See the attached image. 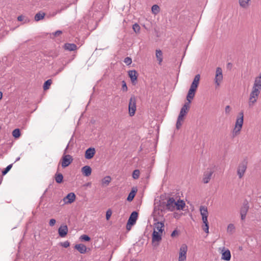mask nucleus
Here are the masks:
<instances>
[{
	"label": "nucleus",
	"instance_id": "1",
	"mask_svg": "<svg viewBox=\"0 0 261 261\" xmlns=\"http://www.w3.org/2000/svg\"><path fill=\"white\" fill-rule=\"evenodd\" d=\"M189 108L190 105L189 103H185L181 108L176 124V127L177 129H179L181 126L182 122L184 121V116H185L188 113Z\"/></svg>",
	"mask_w": 261,
	"mask_h": 261
},
{
	"label": "nucleus",
	"instance_id": "2",
	"mask_svg": "<svg viewBox=\"0 0 261 261\" xmlns=\"http://www.w3.org/2000/svg\"><path fill=\"white\" fill-rule=\"evenodd\" d=\"M166 211L164 205L160 206L157 208L156 206H155L153 212V219L154 221L157 222H165V219L164 218V213Z\"/></svg>",
	"mask_w": 261,
	"mask_h": 261
},
{
	"label": "nucleus",
	"instance_id": "3",
	"mask_svg": "<svg viewBox=\"0 0 261 261\" xmlns=\"http://www.w3.org/2000/svg\"><path fill=\"white\" fill-rule=\"evenodd\" d=\"M175 200L173 197L169 198L167 202L160 201V206H164L165 210L173 212L175 209L176 206Z\"/></svg>",
	"mask_w": 261,
	"mask_h": 261
},
{
	"label": "nucleus",
	"instance_id": "4",
	"mask_svg": "<svg viewBox=\"0 0 261 261\" xmlns=\"http://www.w3.org/2000/svg\"><path fill=\"white\" fill-rule=\"evenodd\" d=\"M239 115L240 117L237 119L235 124V127L233 130V134L234 135H237L239 133L242 127V125L243 124V113H240Z\"/></svg>",
	"mask_w": 261,
	"mask_h": 261
},
{
	"label": "nucleus",
	"instance_id": "5",
	"mask_svg": "<svg viewBox=\"0 0 261 261\" xmlns=\"http://www.w3.org/2000/svg\"><path fill=\"white\" fill-rule=\"evenodd\" d=\"M247 166V162L244 160L241 162L237 168V174L240 178H242L246 172Z\"/></svg>",
	"mask_w": 261,
	"mask_h": 261
},
{
	"label": "nucleus",
	"instance_id": "6",
	"mask_svg": "<svg viewBox=\"0 0 261 261\" xmlns=\"http://www.w3.org/2000/svg\"><path fill=\"white\" fill-rule=\"evenodd\" d=\"M136 110V99L134 96H132L130 99L128 105L129 114L130 116L134 115Z\"/></svg>",
	"mask_w": 261,
	"mask_h": 261
},
{
	"label": "nucleus",
	"instance_id": "7",
	"mask_svg": "<svg viewBox=\"0 0 261 261\" xmlns=\"http://www.w3.org/2000/svg\"><path fill=\"white\" fill-rule=\"evenodd\" d=\"M260 93V90L257 89L252 88V90L250 94L249 106L252 107L256 101L258 96Z\"/></svg>",
	"mask_w": 261,
	"mask_h": 261
},
{
	"label": "nucleus",
	"instance_id": "8",
	"mask_svg": "<svg viewBox=\"0 0 261 261\" xmlns=\"http://www.w3.org/2000/svg\"><path fill=\"white\" fill-rule=\"evenodd\" d=\"M188 247L183 244L180 247L178 261H186Z\"/></svg>",
	"mask_w": 261,
	"mask_h": 261
},
{
	"label": "nucleus",
	"instance_id": "9",
	"mask_svg": "<svg viewBox=\"0 0 261 261\" xmlns=\"http://www.w3.org/2000/svg\"><path fill=\"white\" fill-rule=\"evenodd\" d=\"M223 80L222 70L220 67H217L216 70L215 83L219 87Z\"/></svg>",
	"mask_w": 261,
	"mask_h": 261
},
{
	"label": "nucleus",
	"instance_id": "10",
	"mask_svg": "<svg viewBox=\"0 0 261 261\" xmlns=\"http://www.w3.org/2000/svg\"><path fill=\"white\" fill-rule=\"evenodd\" d=\"M214 173V170L212 168H207L203 173L202 182L204 184H207L210 181Z\"/></svg>",
	"mask_w": 261,
	"mask_h": 261
},
{
	"label": "nucleus",
	"instance_id": "11",
	"mask_svg": "<svg viewBox=\"0 0 261 261\" xmlns=\"http://www.w3.org/2000/svg\"><path fill=\"white\" fill-rule=\"evenodd\" d=\"M73 159L69 154L64 155L62 156L61 161V165L63 168H65L68 166L72 162Z\"/></svg>",
	"mask_w": 261,
	"mask_h": 261
},
{
	"label": "nucleus",
	"instance_id": "12",
	"mask_svg": "<svg viewBox=\"0 0 261 261\" xmlns=\"http://www.w3.org/2000/svg\"><path fill=\"white\" fill-rule=\"evenodd\" d=\"M154 223V230L156 232L163 233L164 229V222H157Z\"/></svg>",
	"mask_w": 261,
	"mask_h": 261
},
{
	"label": "nucleus",
	"instance_id": "13",
	"mask_svg": "<svg viewBox=\"0 0 261 261\" xmlns=\"http://www.w3.org/2000/svg\"><path fill=\"white\" fill-rule=\"evenodd\" d=\"M95 152L96 151L94 148L90 147L86 150L85 158L88 160L91 159L94 156Z\"/></svg>",
	"mask_w": 261,
	"mask_h": 261
},
{
	"label": "nucleus",
	"instance_id": "14",
	"mask_svg": "<svg viewBox=\"0 0 261 261\" xmlns=\"http://www.w3.org/2000/svg\"><path fill=\"white\" fill-rule=\"evenodd\" d=\"M75 200V195L74 193L71 192L69 193L64 198L63 201L65 203H71Z\"/></svg>",
	"mask_w": 261,
	"mask_h": 261
},
{
	"label": "nucleus",
	"instance_id": "15",
	"mask_svg": "<svg viewBox=\"0 0 261 261\" xmlns=\"http://www.w3.org/2000/svg\"><path fill=\"white\" fill-rule=\"evenodd\" d=\"M68 227L66 225H61L58 229V232L59 236L62 237H65L68 232Z\"/></svg>",
	"mask_w": 261,
	"mask_h": 261
},
{
	"label": "nucleus",
	"instance_id": "16",
	"mask_svg": "<svg viewBox=\"0 0 261 261\" xmlns=\"http://www.w3.org/2000/svg\"><path fill=\"white\" fill-rule=\"evenodd\" d=\"M224 249L225 248L223 247L222 250L223 252L222 253L221 259L226 261H229L231 258L230 251L228 249L224 251Z\"/></svg>",
	"mask_w": 261,
	"mask_h": 261
},
{
	"label": "nucleus",
	"instance_id": "17",
	"mask_svg": "<svg viewBox=\"0 0 261 261\" xmlns=\"http://www.w3.org/2000/svg\"><path fill=\"white\" fill-rule=\"evenodd\" d=\"M199 210L202 217V220H206L207 219L208 213L207 207L204 206H201Z\"/></svg>",
	"mask_w": 261,
	"mask_h": 261
},
{
	"label": "nucleus",
	"instance_id": "18",
	"mask_svg": "<svg viewBox=\"0 0 261 261\" xmlns=\"http://www.w3.org/2000/svg\"><path fill=\"white\" fill-rule=\"evenodd\" d=\"M128 74L130 80L134 84H135L137 80V72L135 70H129Z\"/></svg>",
	"mask_w": 261,
	"mask_h": 261
},
{
	"label": "nucleus",
	"instance_id": "19",
	"mask_svg": "<svg viewBox=\"0 0 261 261\" xmlns=\"http://www.w3.org/2000/svg\"><path fill=\"white\" fill-rule=\"evenodd\" d=\"M200 79V74H198L196 75L193 82L192 83L190 88L196 90L199 83Z\"/></svg>",
	"mask_w": 261,
	"mask_h": 261
},
{
	"label": "nucleus",
	"instance_id": "20",
	"mask_svg": "<svg viewBox=\"0 0 261 261\" xmlns=\"http://www.w3.org/2000/svg\"><path fill=\"white\" fill-rule=\"evenodd\" d=\"M196 90L190 88L188 94L187 95V100H188V102L187 103H190L191 102V100L193 99L195 94V91Z\"/></svg>",
	"mask_w": 261,
	"mask_h": 261
},
{
	"label": "nucleus",
	"instance_id": "21",
	"mask_svg": "<svg viewBox=\"0 0 261 261\" xmlns=\"http://www.w3.org/2000/svg\"><path fill=\"white\" fill-rule=\"evenodd\" d=\"M163 233L153 231L152 236V241L153 243L155 242H159L162 240V236Z\"/></svg>",
	"mask_w": 261,
	"mask_h": 261
},
{
	"label": "nucleus",
	"instance_id": "22",
	"mask_svg": "<svg viewBox=\"0 0 261 261\" xmlns=\"http://www.w3.org/2000/svg\"><path fill=\"white\" fill-rule=\"evenodd\" d=\"M138 213L136 211L133 212L131 214L128 219L127 222H129V224H135L136 223V220L138 218Z\"/></svg>",
	"mask_w": 261,
	"mask_h": 261
},
{
	"label": "nucleus",
	"instance_id": "23",
	"mask_svg": "<svg viewBox=\"0 0 261 261\" xmlns=\"http://www.w3.org/2000/svg\"><path fill=\"white\" fill-rule=\"evenodd\" d=\"M82 172L83 174L85 176H89L91 175L92 172V169L89 166H85L82 168Z\"/></svg>",
	"mask_w": 261,
	"mask_h": 261
},
{
	"label": "nucleus",
	"instance_id": "24",
	"mask_svg": "<svg viewBox=\"0 0 261 261\" xmlns=\"http://www.w3.org/2000/svg\"><path fill=\"white\" fill-rule=\"evenodd\" d=\"M64 47L65 50L68 51H74L77 49V46L74 43H65Z\"/></svg>",
	"mask_w": 261,
	"mask_h": 261
},
{
	"label": "nucleus",
	"instance_id": "25",
	"mask_svg": "<svg viewBox=\"0 0 261 261\" xmlns=\"http://www.w3.org/2000/svg\"><path fill=\"white\" fill-rule=\"evenodd\" d=\"M253 88L259 90L261 89V75L255 78Z\"/></svg>",
	"mask_w": 261,
	"mask_h": 261
},
{
	"label": "nucleus",
	"instance_id": "26",
	"mask_svg": "<svg viewBox=\"0 0 261 261\" xmlns=\"http://www.w3.org/2000/svg\"><path fill=\"white\" fill-rule=\"evenodd\" d=\"M74 247L81 253L84 254L87 251V248L86 246L83 244H76Z\"/></svg>",
	"mask_w": 261,
	"mask_h": 261
},
{
	"label": "nucleus",
	"instance_id": "27",
	"mask_svg": "<svg viewBox=\"0 0 261 261\" xmlns=\"http://www.w3.org/2000/svg\"><path fill=\"white\" fill-rule=\"evenodd\" d=\"M249 206L248 201H245L244 202L240 210V213H244L247 214L249 210Z\"/></svg>",
	"mask_w": 261,
	"mask_h": 261
},
{
	"label": "nucleus",
	"instance_id": "28",
	"mask_svg": "<svg viewBox=\"0 0 261 261\" xmlns=\"http://www.w3.org/2000/svg\"><path fill=\"white\" fill-rule=\"evenodd\" d=\"M155 56L157 59V60L159 62V64L161 65L163 61V53L161 50H156Z\"/></svg>",
	"mask_w": 261,
	"mask_h": 261
},
{
	"label": "nucleus",
	"instance_id": "29",
	"mask_svg": "<svg viewBox=\"0 0 261 261\" xmlns=\"http://www.w3.org/2000/svg\"><path fill=\"white\" fill-rule=\"evenodd\" d=\"M250 0H239L240 6L243 8L246 9L250 5Z\"/></svg>",
	"mask_w": 261,
	"mask_h": 261
},
{
	"label": "nucleus",
	"instance_id": "30",
	"mask_svg": "<svg viewBox=\"0 0 261 261\" xmlns=\"http://www.w3.org/2000/svg\"><path fill=\"white\" fill-rule=\"evenodd\" d=\"M175 203L176 204L175 208L177 209V210H183L184 207L185 206V203L182 200L175 201Z\"/></svg>",
	"mask_w": 261,
	"mask_h": 261
},
{
	"label": "nucleus",
	"instance_id": "31",
	"mask_svg": "<svg viewBox=\"0 0 261 261\" xmlns=\"http://www.w3.org/2000/svg\"><path fill=\"white\" fill-rule=\"evenodd\" d=\"M137 190L136 189L133 188L131 192L129 193L128 197L127 198V200L128 201H131L133 200L134 198L135 197Z\"/></svg>",
	"mask_w": 261,
	"mask_h": 261
},
{
	"label": "nucleus",
	"instance_id": "32",
	"mask_svg": "<svg viewBox=\"0 0 261 261\" xmlns=\"http://www.w3.org/2000/svg\"><path fill=\"white\" fill-rule=\"evenodd\" d=\"M203 222V225H202V228L203 231L208 233L209 232V226H208V222L207 219L206 220H202Z\"/></svg>",
	"mask_w": 261,
	"mask_h": 261
},
{
	"label": "nucleus",
	"instance_id": "33",
	"mask_svg": "<svg viewBox=\"0 0 261 261\" xmlns=\"http://www.w3.org/2000/svg\"><path fill=\"white\" fill-rule=\"evenodd\" d=\"M45 15V14L44 12H40L39 13H37L35 15V17H34L35 20L36 21H38L40 20H42L44 18Z\"/></svg>",
	"mask_w": 261,
	"mask_h": 261
},
{
	"label": "nucleus",
	"instance_id": "34",
	"mask_svg": "<svg viewBox=\"0 0 261 261\" xmlns=\"http://www.w3.org/2000/svg\"><path fill=\"white\" fill-rule=\"evenodd\" d=\"M55 180L58 184H60L63 181V176L61 173H57L55 174Z\"/></svg>",
	"mask_w": 261,
	"mask_h": 261
},
{
	"label": "nucleus",
	"instance_id": "35",
	"mask_svg": "<svg viewBox=\"0 0 261 261\" xmlns=\"http://www.w3.org/2000/svg\"><path fill=\"white\" fill-rule=\"evenodd\" d=\"M160 8L157 5H154L151 7L152 13L155 15L158 14L160 12Z\"/></svg>",
	"mask_w": 261,
	"mask_h": 261
},
{
	"label": "nucleus",
	"instance_id": "36",
	"mask_svg": "<svg viewBox=\"0 0 261 261\" xmlns=\"http://www.w3.org/2000/svg\"><path fill=\"white\" fill-rule=\"evenodd\" d=\"M111 181V178L110 176L105 177L102 180V184L103 185H108Z\"/></svg>",
	"mask_w": 261,
	"mask_h": 261
},
{
	"label": "nucleus",
	"instance_id": "37",
	"mask_svg": "<svg viewBox=\"0 0 261 261\" xmlns=\"http://www.w3.org/2000/svg\"><path fill=\"white\" fill-rule=\"evenodd\" d=\"M52 83V81L49 79L45 82L43 85V89L46 90L48 89Z\"/></svg>",
	"mask_w": 261,
	"mask_h": 261
},
{
	"label": "nucleus",
	"instance_id": "38",
	"mask_svg": "<svg viewBox=\"0 0 261 261\" xmlns=\"http://www.w3.org/2000/svg\"><path fill=\"white\" fill-rule=\"evenodd\" d=\"M12 135L15 138H18L20 136V130L18 128H16L12 132Z\"/></svg>",
	"mask_w": 261,
	"mask_h": 261
},
{
	"label": "nucleus",
	"instance_id": "39",
	"mask_svg": "<svg viewBox=\"0 0 261 261\" xmlns=\"http://www.w3.org/2000/svg\"><path fill=\"white\" fill-rule=\"evenodd\" d=\"M235 226L233 224H229L227 228V231L228 233H232L234 231Z\"/></svg>",
	"mask_w": 261,
	"mask_h": 261
},
{
	"label": "nucleus",
	"instance_id": "40",
	"mask_svg": "<svg viewBox=\"0 0 261 261\" xmlns=\"http://www.w3.org/2000/svg\"><path fill=\"white\" fill-rule=\"evenodd\" d=\"M132 176L134 179H138L140 176V171L138 169L135 170L133 172Z\"/></svg>",
	"mask_w": 261,
	"mask_h": 261
},
{
	"label": "nucleus",
	"instance_id": "41",
	"mask_svg": "<svg viewBox=\"0 0 261 261\" xmlns=\"http://www.w3.org/2000/svg\"><path fill=\"white\" fill-rule=\"evenodd\" d=\"M133 29L135 33H139L140 30V27L138 23H136L133 25Z\"/></svg>",
	"mask_w": 261,
	"mask_h": 261
},
{
	"label": "nucleus",
	"instance_id": "42",
	"mask_svg": "<svg viewBox=\"0 0 261 261\" xmlns=\"http://www.w3.org/2000/svg\"><path fill=\"white\" fill-rule=\"evenodd\" d=\"M12 165L13 164H10L9 165H8L3 171H2V174L3 175H6L9 171V170L11 169L12 167Z\"/></svg>",
	"mask_w": 261,
	"mask_h": 261
},
{
	"label": "nucleus",
	"instance_id": "43",
	"mask_svg": "<svg viewBox=\"0 0 261 261\" xmlns=\"http://www.w3.org/2000/svg\"><path fill=\"white\" fill-rule=\"evenodd\" d=\"M80 239L82 241H89L90 240V238L86 234H83L80 237Z\"/></svg>",
	"mask_w": 261,
	"mask_h": 261
},
{
	"label": "nucleus",
	"instance_id": "44",
	"mask_svg": "<svg viewBox=\"0 0 261 261\" xmlns=\"http://www.w3.org/2000/svg\"><path fill=\"white\" fill-rule=\"evenodd\" d=\"M124 62L126 65H129L132 63V59L130 57H126L124 59Z\"/></svg>",
	"mask_w": 261,
	"mask_h": 261
},
{
	"label": "nucleus",
	"instance_id": "45",
	"mask_svg": "<svg viewBox=\"0 0 261 261\" xmlns=\"http://www.w3.org/2000/svg\"><path fill=\"white\" fill-rule=\"evenodd\" d=\"M122 90L123 91H127V87L126 86V84L124 81H123L122 82Z\"/></svg>",
	"mask_w": 261,
	"mask_h": 261
},
{
	"label": "nucleus",
	"instance_id": "46",
	"mask_svg": "<svg viewBox=\"0 0 261 261\" xmlns=\"http://www.w3.org/2000/svg\"><path fill=\"white\" fill-rule=\"evenodd\" d=\"M61 245L64 248H67L69 246L70 243L68 241H65L63 243H61Z\"/></svg>",
	"mask_w": 261,
	"mask_h": 261
},
{
	"label": "nucleus",
	"instance_id": "47",
	"mask_svg": "<svg viewBox=\"0 0 261 261\" xmlns=\"http://www.w3.org/2000/svg\"><path fill=\"white\" fill-rule=\"evenodd\" d=\"M111 215H112V212L110 210H109L107 211V213H106V219L107 220H108L110 217L111 216Z\"/></svg>",
	"mask_w": 261,
	"mask_h": 261
},
{
	"label": "nucleus",
	"instance_id": "48",
	"mask_svg": "<svg viewBox=\"0 0 261 261\" xmlns=\"http://www.w3.org/2000/svg\"><path fill=\"white\" fill-rule=\"evenodd\" d=\"M56 222V220H55V219H50V221H49V225H50V226H53L55 224Z\"/></svg>",
	"mask_w": 261,
	"mask_h": 261
},
{
	"label": "nucleus",
	"instance_id": "49",
	"mask_svg": "<svg viewBox=\"0 0 261 261\" xmlns=\"http://www.w3.org/2000/svg\"><path fill=\"white\" fill-rule=\"evenodd\" d=\"M230 107L229 106H226L225 108V112L226 114H229L230 112Z\"/></svg>",
	"mask_w": 261,
	"mask_h": 261
},
{
	"label": "nucleus",
	"instance_id": "50",
	"mask_svg": "<svg viewBox=\"0 0 261 261\" xmlns=\"http://www.w3.org/2000/svg\"><path fill=\"white\" fill-rule=\"evenodd\" d=\"M62 33V32L61 31L58 30V31H56L55 33H54V35L55 36H59Z\"/></svg>",
	"mask_w": 261,
	"mask_h": 261
},
{
	"label": "nucleus",
	"instance_id": "51",
	"mask_svg": "<svg viewBox=\"0 0 261 261\" xmlns=\"http://www.w3.org/2000/svg\"><path fill=\"white\" fill-rule=\"evenodd\" d=\"M134 224H129V222H127V224H126V229L128 230H129L131 229L132 226Z\"/></svg>",
	"mask_w": 261,
	"mask_h": 261
},
{
	"label": "nucleus",
	"instance_id": "52",
	"mask_svg": "<svg viewBox=\"0 0 261 261\" xmlns=\"http://www.w3.org/2000/svg\"><path fill=\"white\" fill-rule=\"evenodd\" d=\"M178 234V231L176 230H174L171 233V236L174 237L175 235Z\"/></svg>",
	"mask_w": 261,
	"mask_h": 261
},
{
	"label": "nucleus",
	"instance_id": "53",
	"mask_svg": "<svg viewBox=\"0 0 261 261\" xmlns=\"http://www.w3.org/2000/svg\"><path fill=\"white\" fill-rule=\"evenodd\" d=\"M240 214H241V219L242 220H244L246 218L247 214H244V213H240Z\"/></svg>",
	"mask_w": 261,
	"mask_h": 261
},
{
	"label": "nucleus",
	"instance_id": "54",
	"mask_svg": "<svg viewBox=\"0 0 261 261\" xmlns=\"http://www.w3.org/2000/svg\"><path fill=\"white\" fill-rule=\"evenodd\" d=\"M23 17H23V16H22V15L19 16L17 17V20H18V21H22V20H23Z\"/></svg>",
	"mask_w": 261,
	"mask_h": 261
},
{
	"label": "nucleus",
	"instance_id": "55",
	"mask_svg": "<svg viewBox=\"0 0 261 261\" xmlns=\"http://www.w3.org/2000/svg\"><path fill=\"white\" fill-rule=\"evenodd\" d=\"M63 9H61V10H58V11L57 12H56V13H55L53 15L54 16V15H56L58 13H61V11H62V10H63Z\"/></svg>",
	"mask_w": 261,
	"mask_h": 261
},
{
	"label": "nucleus",
	"instance_id": "56",
	"mask_svg": "<svg viewBox=\"0 0 261 261\" xmlns=\"http://www.w3.org/2000/svg\"><path fill=\"white\" fill-rule=\"evenodd\" d=\"M63 68H64L63 67L60 68V69L58 70V72H57V73H59L60 72H61V71L63 70Z\"/></svg>",
	"mask_w": 261,
	"mask_h": 261
},
{
	"label": "nucleus",
	"instance_id": "57",
	"mask_svg": "<svg viewBox=\"0 0 261 261\" xmlns=\"http://www.w3.org/2000/svg\"><path fill=\"white\" fill-rule=\"evenodd\" d=\"M3 97V93L2 92L0 91V100Z\"/></svg>",
	"mask_w": 261,
	"mask_h": 261
},
{
	"label": "nucleus",
	"instance_id": "58",
	"mask_svg": "<svg viewBox=\"0 0 261 261\" xmlns=\"http://www.w3.org/2000/svg\"><path fill=\"white\" fill-rule=\"evenodd\" d=\"M19 159H20V158L19 157V158H18L16 160V161H18Z\"/></svg>",
	"mask_w": 261,
	"mask_h": 261
},
{
	"label": "nucleus",
	"instance_id": "59",
	"mask_svg": "<svg viewBox=\"0 0 261 261\" xmlns=\"http://www.w3.org/2000/svg\"><path fill=\"white\" fill-rule=\"evenodd\" d=\"M132 261H137V260H132Z\"/></svg>",
	"mask_w": 261,
	"mask_h": 261
}]
</instances>
